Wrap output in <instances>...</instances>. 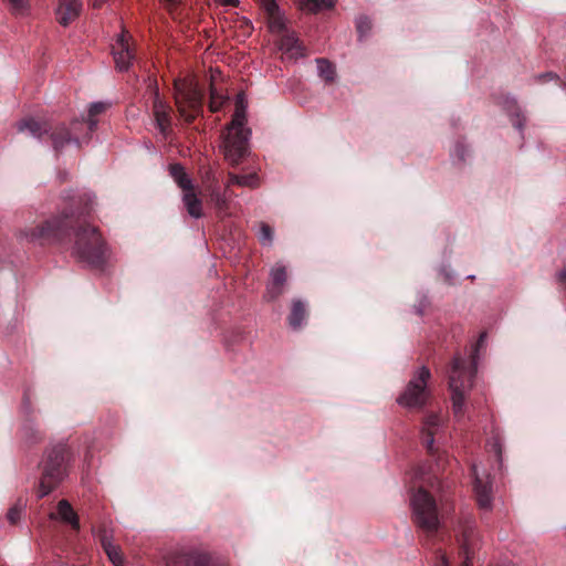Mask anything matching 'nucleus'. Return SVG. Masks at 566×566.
<instances>
[{
	"instance_id": "1",
	"label": "nucleus",
	"mask_w": 566,
	"mask_h": 566,
	"mask_svg": "<svg viewBox=\"0 0 566 566\" xmlns=\"http://www.w3.org/2000/svg\"><path fill=\"white\" fill-rule=\"evenodd\" d=\"M95 207V197L82 193L73 197L61 213L19 233L21 240L39 245H66L73 242L72 254L81 262L99 268L107 259V245L99 230L86 218Z\"/></svg>"
},
{
	"instance_id": "2",
	"label": "nucleus",
	"mask_w": 566,
	"mask_h": 566,
	"mask_svg": "<svg viewBox=\"0 0 566 566\" xmlns=\"http://www.w3.org/2000/svg\"><path fill=\"white\" fill-rule=\"evenodd\" d=\"M208 87V108L211 113L221 112L229 105L230 96L222 75L218 69H210L205 75L202 87L193 80L175 82V102L179 115L188 123L193 122L203 112V88Z\"/></svg>"
},
{
	"instance_id": "3",
	"label": "nucleus",
	"mask_w": 566,
	"mask_h": 566,
	"mask_svg": "<svg viewBox=\"0 0 566 566\" xmlns=\"http://www.w3.org/2000/svg\"><path fill=\"white\" fill-rule=\"evenodd\" d=\"M17 129L20 133L28 132L38 139H43L46 136L56 156L61 155L66 146L75 145L80 149L83 144H87L91 139L86 133L82 134L84 123L80 119H74L70 125H66L25 117L17 123Z\"/></svg>"
},
{
	"instance_id": "4",
	"label": "nucleus",
	"mask_w": 566,
	"mask_h": 566,
	"mask_svg": "<svg viewBox=\"0 0 566 566\" xmlns=\"http://www.w3.org/2000/svg\"><path fill=\"white\" fill-rule=\"evenodd\" d=\"M245 103V92L240 91L235 97L232 119L226 127L221 145L226 163L233 168H238L239 171L245 170V163L248 159Z\"/></svg>"
},
{
	"instance_id": "5",
	"label": "nucleus",
	"mask_w": 566,
	"mask_h": 566,
	"mask_svg": "<svg viewBox=\"0 0 566 566\" xmlns=\"http://www.w3.org/2000/svg\"><path fill=\"white\" fill-rule=\"evenodd\" d=\"M260 7L266 13L269 29L272 33L280 35L279 50L283 57L289 61H297L307 55L306 48L297 38L296 33L286 27L287 20L281 11L276 0H258Z\"/></svg>"
},
{
	"instance_id": "6",
	"label": "nucleus",
	"mask_w": 566,
	"mask_h": 566,
	"mask_svg": "<svg viewBox=\"0 0 566 566\" xmlns=\"http://www.w3.org/2000/svg\"><path fill=\"white\" fill-rule=\"evenodd\" d=\"M475 367L467 368L465 360L455 355L449 370V389L451 392L452 411L458 420L467 412V397L473 386Z\"/></svg>"
},
{
	"instance_id": "7",
	"label": "nucleus",
	"mask_w": 566,
	"mask_h": 566,
	"mask_svg": "<svg viewBox=\"0 0 566 566\" xmlns=\"http://www.w3.org/2000/svg\"><path fill=\"white\" fill-rule=\"evenodd\" d=\"M70 457L69 447L59 443L52 447L41 463V478L38 488V496L50 494L66 476V464Z\"/></svg>"
},
{
	"instance_id": "8",
	"label": "nucleus",
	"mask_w": 566,
	"mask_h": 566,
	"mask_svg": "<svg viewBox=\"0 0 566 566\" xmlns=\"http://www.w3.org/2000/svg\"><path fill=\"white\" fill-rule=\"evenodd\" d=\"M410 505L415 525L428 535H433L440 526L439 511L434 497L423 488H419L412 493Z\"/></svg>"
},
{
	"instance_id": "9",
	"label": "nucleus",
	"mask_w": 566,
	"mask_h": 566,
	"mask_svg": "<svg viewBox=\"0 0 566 566\" xmlns=\"http://www.w3.org/2000/svg\"><path fill=\"white\" fill-rule=\"evenodd\" d=\"M475 520L471 513H461L458 520V541L461 547V554L464 560L461 566H472L474 551L478 547L479 539L475 531ZM449 566L446 555H440V565Z\"/></svg>"
},
{
	"instance_id": "10",
	"label": "nucleus",
	"mask_w": 566,
	"mask_h": 566,
	"mask_svg": "<svg viewBox=\"0 0 566 566\" xmlns=\"http://www.w3.org/2000/svg\"><path fill=\"white\" fill-rule=\"evenodd\" d=\"M430 377L431 373L428 367L421 366L418 368L405 390L397 398V402L406 408L423 407L429 396L427 382Z\"/></svg>"
},
{
	"instance_id": "11",
	"label": "nucleus",
	"mask_w": 566,
	"mask_h": 566,
	"mask_svg": "<svg viewBox=\"0 0 566 566\" xmlns=\"http://www.w3.org/2000/svg\"><path fill=\"white\" fill-rule=\"evenodd\" d=\"M171 107L159 98L158 93L155 94L153 103V115L156 128L158 129L159 140L171 145L174 142Z\"/></svg>"
},
{
	"instance_id": "12",
	"label": "nucleus",
	"mask_w": 566,
	"mask_h": 566,
	"mask_svg": "<svg viewBox=\"0 0 566 566\" xmlns=\"http://www.w3.org/2000/svg\"><path fill=\"white\" fill-rule=\"evenodd\" d=\"M165 566H224L216 563L211 556L198 549H181L165 557Z\"/></svg>"
},
{
	"instance_id": "13",
	"label": "nucleus",
	"mask_w": 566,
	"mask_h": 566,
	"mask_svg": "<svg viewBox=\"0 0 566 566\" xmlns=\"http://www.w3.org/2000/svg\"><path fill=\"white\" fill-rule=\"evenodd\" d=\"M130 40L128 32L123 31L112 45L115 67L120 72L128 71L135 60V49Z\"/></svg>"
},
{
	"instance_id": "14",
	"label": "nucleus",
	"mask_w": 566,
	"mask_h": 566,
	"mask_svg": "<svg viewBox=\"0 0 566 566\" xmlns=\"http://www.w3.org/2000/svg\"><path fill=\"white\" fill-rule=\"evenodd\" d=\"M179 188L182 190V201L187 212L196 219L202 217V203L201 199L196 192L192 179H176Z\"/></svg>"
},
{
	"instance_id": "15",
	"label": "nucleus",
	"mask_w": 566,
	"mask_h": 566,
	"mask_svg": "<svg viewBox=\"0 0 566 566\" xmlns=\"http://www.w3.org/2000/svg\"><path fill=\"white\" fill-rule=\"evenodd\" d=\"M472 473L474 475V493L478 506L481 510H491L493 502V490L489 476H486V479L481 478L475 465H472Z\"/></svg>"
},
{
	"instance_id": "16",
	"label": "nucleus",
	"mask_w": 566,
	"mask_h": 566,
	"mask_svg": "<svg viewBox=\"0 0 566 566\" xmlns=\"http://www.w3.org/2000/svg\"><path fill=\"white\" fill-rule=\"evenodd\" d=\"M96 536L113 565L122 566L124 562L122 549L114 544L112 531L105 524H102L96 531Z\"/></svg>"
},
{
	"instance_id": "17",
	"label": "nucleus",
	"mask_w": 566,
	"mask_h": 566,
	"mask_svg": "<svg viewBox=\"0 0 566 566\" xmlns=\"http://www.w3.org/2000/svg\"><path fill=\"white\" fill-rule=\"evenodd\" d=\"M308 316V304L305 300L293 298L291 302L290 314L287 315V324L292 331H300L306 324Z\"/></svg>"
},
{
	"instance_id": "18",
	"label": "nucleus",
	"mask_w": 566,
	"mask_h": 566,
	"mask_svg": "<svg viewBox=\"0 0 566 566\" xmlns=\"http://www.w3.org/2000/svg\"><path fill=\"white\" fill-rule=\"evenodd\" d=\"M81 8L80 0H59L55 12L57 22L63 27H67L80 15Z\"/></svg>"
},
{
	"instance_id": "19",
	"label": "nucleus",
	"mask_w": 566,
	"mask_h": 566,
	"mask_svg": "<svg viewBox=\"0 0 566 566\" xmlns=\"http://www.w3.org/2000/svg\"><path fill=\"white\" fill-rule=\"evenodd\" d=\"M503 108L510 116L513 126L522 134L526 118L522 113L516 99L514 97L506 96L503 99Z\"/></svg>"
},
{
	"instance_id": "20",
	"label": "nucleus",
	"mask_w": 566,
	"mask_h": 566,
	"mask_svg": "<svg viewBox=\"0 0 566 566\" xmlns=\"http://www.w3.org/2000/svg\"><path fill=\"white\" fill-rule=\"evenodd\" d=\"M205 193L200 192L203 197H208L209 201L214 206L219 213H227L228 200L224 192L220 187L214 185L206 186Z\"/></svg>"
},
{
	"instance_id": "21",
	"label": "nucleus",
	"mask_w": 566,
	"mask_h": 566,
	"mask_svg": "<svg viewBox=\"0 0 566 566\" xmlns=\"http://www.w3.org/2000/svg\"><path fill=\"white\" fill-rule=\"evenodd\" d=\"M109 107V104L104 102H96L91 104L88 108V115L86 119H80L84 123L85 133L92 137V134L95 132L97 127V119L95 118L97 115L104 113Z\"/></svg>"
},
{
	"instance_id": "22",
	"label": "nucleus",
	"mask_w": 566,
	"mask_h": 566,
	"mask_svg": "<svg viewBox=\"0 0 566 566\" xmlns=\"http://www.w3.org/2000/svg\"><path fill=\"white\" fill-rule=\"evenodd\" d=\"M57 515L63 522L70 524L74 531L80 530L78 516L67 500H61L57 503Z\"/></svg>"
},
{
	"instance_id": "23",
	"label": "nucleus",
	"mask_w": 566,
	"mask_h": 566,
	"mask_svg": "<svg viewBox=\"0 0 566 566\" xmlns=\"http://www.w3.org/2000/svg\"><path fill=\"white\" fill-rule=\"evenodd\" d=\"M315 62L317 65L318 76L326 83H333L336 78V70L334 64L324 57H318L315 60Z\"/></svg>"
},
{
	"instance_id": "24",
	"label": "nucleus",
	"mask_w": 566,
	"mask_h": 566,
	"mask_svg": "<svg viewBox=\"0 0 566 566\" xmlns=\"http://www.w3.org/2000/svg\"><path fill=\"white\" fill-rule=\"evenodd\" d=\"M256 237L261 245L272 247L274 241V230L270 224L261 222L259 226Z\"/></svg>"
},
{
	"instance_id": "25",
	"label": "nucleus",
	"mask_w": 566,
	"mask_h": 566,
	"mask_svg": "<svg viewBox=\"0 0 566 566\" xmlns=\"http://www.w3.org/2000/svg\"><path fill=\"white\" fill-rule=\"evenodd\" d=\"M333 4V0H300V8L308 12H316L323 8H331Z\"/></svg>"
},
{
	"instance_id": "26",
	"label": "nucleus",
	"mask_w": 566,
	"mask_h": 566,
	"mask_svg": "<svg viewBox=\"0 0 566 566\" xmlns=\"http://www.w3.org/2000/svg\"><path fill=\"white\" fill-rule=\"evenodd\" d=\"M14 15H27L30 11L29 0H3Z\"/></svg>"
},
{
	"instance_id": "27",
	"label": "nucleus",
	"mask_w": 566,
	"mask_h": 566,
	"mask_svg": "<svg viewBox=\"0 0 566 566\" xmlns=\"http://www.w3.org/2000/svg\"><path fill=\"white\" fill-rule=\"evenodd\" d=\"M22 437L25 440V442L30 444L38 443L42 440L41 432L31 424H27L23 427Z\"/></svg>"
},
{
	"instance_id": "28",
	"label": "nucleus",
	"mask_w": 566,
	"mask_h": 566,
	"mask_svg": "<svg viewBox=\"0 0 566 566\" xmlns=\"http://www.w3.org/2000/svg\"><path fill=\"white\" fill-rule=\"evenodd\" d=\"M25 507V502L19 499L17 503L11 506L7 513V518L11 524H17L21 518V513Z\"/></svg>"
},
{
	"instance_id": "29",
	"label": "nucleus",
	"mask_w": 566,
	"mask_h": 566,
	"mask_svg": "<svg viewBox=\"0 0 566 566\" xmlns=\"http://www.w3.org/2000/svg\"><path fill=\"white\" fill-rule=\"evenodd\" d=\"M356 28L359 38L366 36L371 30V21L367 15H360L356 19Z\"/></svg>"
},
{
	"instance_id": "30",
	"label": "nucleus",
	"mask_w": 566,
	"mask_h": 566,
	"mask_svg": "<svg viewBox=\"0 0 566 566\" xmlns=\"http://www.w3.org/2000/svg\"><path fill=\"white\" fill-rule=\"evenodd\" d=\"M271 282L284 285L286 282V270L284 266L274 268L271 271Z\"/></svg>"
},
{
	"instance_id": "31",
	"label": "nucleus",
	"mask_w": 566,
	"mask_h": 566,
	"mask_svg": "<svg viewBox=\"0 0 566 566\" xmlns=\"http://www.w3.org/2000/svg\"><path fill=\"white\" fill-rule=\"evenodd\" d=\"M284 292V285L270 282L266 287V297L270 301L276 300Z\"/></svg>"
},
{
	"instance_id": "32",
	"label": "nucleus",
	"mask_w": 566,
	"mask_h": 566,
	"mask_svg": "<svg viewBox=\"0 0 566 566\" xmlns=\"http://www.w3.org/2000/svg\"><path fill=\"white\" fill-rule=\"evenodd\" d=\"M440 426V418L438 415L431 413L426 417L422 431H433L434 428Z\"/></svg>"
},
{
	"instance_id": "33",
	"label": "nucleus",
	"mask_w": 566,
	"mask_h": 566,
	"mask_svg": "<svg viewBox=\"0 0 566 566\" xmlns=\"http://www.w3.org/2000/svg\"><path fill=\"white\" fill-rule=\"evenodd\" d=\"M422 443L429 453H433L434 431H422Z\"/></svg>"
},
{
	"instance_id": "34",
	"label": "nucleus",
	"mask_w": 566,
	"mask_h": 566,
	"mask_svg": "<svg viewBox=\"0 0 566 566\" xmlns=\"http://www.w3.org/2000/svg\"><path fill=\"white\" fill-rule=\"evenodd\" d=\"M490 446H491V450L496 454L499 462H501L503 447H502L500 437H497V436L492 437L490 440Z\"/></svg>"
},
{
	"instance_id": "35",
	"label": "nucleus",
	"mask_w": 566,
	"mask_h": 566,
	"mask_svg": "<svg viewBox=\"0 0 566 566\" xmlns=\"http://www.w3.org/2000/svg\"><path fill=\"white\" fill-rule=\"evenodd\" d=\"M169 172L171 177H187L184 166L178 163L169 165Z\"/></svg>"
},
{
	"instance_id": "36",
	"label": "nucleus",
	"mask_w": 566,
	"mask_h": 566,
	"mask_svg": "<svg viewBox=\"0 0 566 566\" xmlns=\"http://www.w3.org/2000/svg\"><path fill=\"white\" fill-rule=\"evenodd\" d=\"M429 305V300L426 295H422L418 302V304H416L413 306V310H415V313L419 316H422L423 313H424V310L426 307Z\"/></svg>"
},
{
	"instance_id": "37",
	"label": "nucleus",
	"mask_w": 566,
	"mask_h": 566,
	"mask_svg": "<svg viewBox=\"0 0 566 566\" xmlns=\"http://www.w3.org/2000/svg\"><path fill=\"white\" fill-rule=\"evenodd\" d=\"M167 9L171 14L179 10L182 4V0H164Z\"/></svg>"
},
{
	"instance_id": "38",
	"label": "nucleus",
	"mask_w": 566,
	"mask_h": 566,
	"mask_svg": "<svg viewBox=\"0 0 566 566\" xmlns=\"http://www.w3.org/2000/svg\"><path fill=\"white\" fill-rule=\"evenodd\" d=\"M467 146L462 143H458L454 147V155L460 159L464 160V157L467 155Z\"/></svg>"
},
{
	"instance_id": "39",
	"label": "nucleus",
	"mask_w": 566,
	"mask_h": 566,
	"mask_svg": "<svg viewBox=\"0 0 566 566\" xmlns=\"http://www.w3.org/2000/svg\"><path fill=\"white\" fill-rule=\"evenodd\" d=\"M536 80L538 82H544V81H547V80H558V75L553 73V72H546V73H542L539 75L536 76Z\"/></svg>"
},
{
	"instance_id": "40",
	"label": "nucleus",
	"mask_w": 566,
	"mask_h": 566,
	"mask_svg": "<svg viewBox=\"0 0 566 566\" xmlns=\"http://www.w3.org/2000/svg\"><path fill=\"white\" fill-rule=\"evenodd\" d=\"M485 337H486V333H481L480 336H479V339H478V343H476V348L475 350L479 349V347H481L485 340Z\"/></svg>"
},
{
	"instance_id": "41",
	"label": "nucleus",
	"mask_w": 566,
	"mask_h": 566,
	"mask_svg": "<svg viewBox=\"0 0 566 566\" xmlns=\"http://www.w3.org/2000/svg\"><path fill=\"white\" fill-rule=\"evenodd\" d=\"M223 6L237 7L239 4V0H219Z\"/></svg>"
},
{
	"instance_id": "42",
	"label": "nucleus",
	"mask_w": 566,
	"mask_h": 566,
	"mask_svg": "<svg viewBox=\"0 0 566 566\" xmlns=\"http://www.w3.org/2000/svg\"><path fill=\"white\" fill-rule=\"evenodd\" d=\"M107 0H93V7L94 8H99L103 6V3H105Z\"/></svg>"
},
{
	"instance_id": "43",
	"label": "nucleus",
	"mask_w": 566,
	"mask_h": 566,
	"mask_svg": "<svg viewBox=\"0 0 566 566\" xmlns=\"http://www.w3.org/2000/svg\"><path fill=\"white\" fill-rule=\"evenodd\" d=\"M240 186H244L248 181L247 178H243V179H234Z\"/></svg>"
},
{
	"instance_id": "44",
	"label": "nucleus",
	"mask_w": 566,
	"mask_h": 566,
	"mask_svg": "<svg viewBox=\"0 0 566 566\" xmlns=\"http://www.w3.org/2000/svg\"><path fill=\"white\" fill-rule=\"evenodd\" d=\"M228 177L234 178V177H243V176L240 175L239 172H229Z\"/></svg>"
},
{
	"instance_id": "45",
	"label": "nucleus",
	"mask_w": 566,
	"mask_h": 566,
	"mask_svg": "<svg viewBox=\"0 0 566 566\" xmlns=\"http://www.w3.org/2000/svg\"><path fill=\"white\" fill-rule=\"evenodd\" d=\"M259 179H250V184H249V187L252 188L254 186H256V182H252V181H258Z\"/></svg>"
},
{
	"instance_id": "46",
	"label": "nucleus",
	"mask_w": 566,
	"mask_h": 566,
	"mask_svg": "<svg viewBox=\"0 0 566 566\" xmlns=\"http://www.w3.org/2000/svg\"><path fill=\"white\" fill-rule=\"evenodd\" d=\"M23 400H24V403H29V397H28V395H27V394H24V398H23Z\"/></svg>"
},
{
	"instance_id": "47",
	"label": "nucleus",
	"mask_w": 566,
	"mask_h": 566,
	"mask_svg": "<svg viewBox=\"0 0 566 566\" xmlns=\"http://www.w3.org/2000/svg\"><path fill=\"white\" fill-rule=\"evenodd\" d=\"M256 177L255 172H250L249 178Z\"/></svg>"
}]
</instances>
